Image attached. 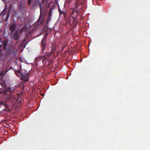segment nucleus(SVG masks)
I'll use <instances>...</instances> for the list:
<instances>
[{"mask_svg": "<svg viewBox=\"0 0 150 150\" xmlns=\"http://www.w3.org/2000/svg\"><path fill=\"white\" fill-rule=\"evenodd\" d=\"M52 9L51 8H50L49 10V14L48 16V17H51L52 14Z\"/></svg>", "mask_w": 150, "mask_h": 150, "instance_id": "nucleus-12", "label": "nucleus"}, {"mask_svg": "<svg viewBox=\"0 0 150 150\" xmlns=\"http://www.w3.org/2000/svg\"><path fill=\"white\" fill-rule=\"evenodd\" d=\"M47 34H46L44 36L41 41V51L43 52L45 50L46 47L45 43L47 40Z\"/></svg>", "mask_w": 150, "mask_h": 150, "instance_id": "nucleus-4", "label": "nucleus"}, {"mask_svg": "<svg viewBox=\"0 0 150 150\" xmlns=\"http://www.w3.org/2000/svg\"><path fill=\"white\" fill-rule=\"evenodd\" d=\"M50 20H51V17H48L47 19V22L46 24L48 23Z\"/></svg>", "mask_w": 150, "mask_h": 150, "instance_id": "nucleus-13", "label": "nucleus"}, {"mask_svg": "<svg viewBox=\"0 0 150 150\" xmlns=\"http://www.w3.org/2000/svg\"><path fill=\"white\" fill-rule=\"evenodd\" d=\"M43 59V57L42 56L40 57H38L35 59V62H36V65H38V64L41 60Z\"/></svg>", "mask_w": 150, "mask_h": 150, "instance_id": "nucleus-9", "label": "nucleus"}, {"mask_svg": "<svg viewBox=\"0 0 150 150\" xmlns=\"http://www.w3.org/2000/svg\"><path fill=\"white\" fill-rule=\"evenodd\" d=\"M55 51V49H52L51 52H47L42 55L43 59L42 61V62L43 65H46L49 64L50 60V57L52 54L54 53Z\"/></svg>", "mask_w": 150, "mask_h": 150, "instance_id": "nucleus-1", "label": "nucleus"}, {"mask_svg": "<svg viewBox=\"0 0 150 150\" xmlns=\"http://www.w3.org/2000/svg\"><path fill=\"white\" fill-rule=\"evenodd\" d=\"M2 50L1 48H0V54H2Z\"/></svg>", "mask_w": 150, "mask_h": 150, "instance_id": "nucleus-17", "label": "nucleus"}, {"mask_svg": "<svg viewBox=\"0 0 150 150\" xmlns=\"http://www.w3.org/2000/svg\"><path fill=\"white\" fill-rule=\"evenodd\" d=\"M15 71V72L16 75L17 76L19 77L20 78V77L21 76V75L22 74V73L23 72H21V70L20 69L17 71Z\"/></svg>", "mask_w": 150, "mask_h": 150, "instance_id": "nucleus-7", "label": "nucleus"}, {"mask_svg": "<svg viewBox=\"0 0 150 150\" xmlns=\"http://www.w3.org/2000/svg\"><path fill=\"white\" fill-rule=\"evenodd\" d=\"M59 14L60 15H61V14H62L63 13H64V12H63L62 11H61V10H60V9H59Z\"/></svg>", "mask_w": 150, "mask_h": 150, "instance_id": "nucleus-15", "label": "nucleus"}, {"mask_svg": "<svg viewBox=\"0 0 150 150\" xmlns=\"http://www.w3.org/2000/svg\"><path fill=\"white\" fill-rule=\"evenodd\" d=\"M6 7L0 13V15H5L6 13Z\"/></svg>", "mask_w": 150, "mask_h": 150, "instance_id": "nucleus-11", "label": "nucleus"}, {"mask_svg": "<svg viewBox=\"0 0 150 150\" xmlns=\"http://www.w3.org/2000/svg\"><path fill=\"white\" fill-rule=\"evenodd\" d=\"M27 4L28 6L31 4V8L35 9L36 7L39 6L40 12L42 11V5L40 0H28Z\"/></svg>", "mask_w": 150, "mask_h": 150, "instance_id": "nucleus-2", "label": "nucleus"}, {"mask_svg": "<svg viewBox=\"0 0 150 150\" xmlns=\"http://www.w3.org/2000/svg\"><path fill=\"white\" fill-rule=\"evenodd\" d=\"M45 18L44 16L41 14L39 16V18L38 20V22L40 24H42L44 21Z\"/></svg>", "mask_w": 150, "mask_h": 150, "instance_id": "nucleus-6", "label": "nucleus"}, {"mask_svg": "<svg viewBox=\"0 0 150 150\" xmlns=\"http://www.w3.org/2000/svg\"><path fill=\"white\" fill-rule=\"evenodd\" d=\"M16 28V25L15 24H13L11 25L10 28V29L11 32H13L14 30Z\"/></svg>", "mask_w": 150, "mask_h": 150, "instance_id": "nucleus-8", "label": "nucleus"}, {"mask_svg": "<svg viewBox=\"0 0 150 150\" xmlns=\"http://www.w3.org/2000/svg\"><path fill=\"white\" fill-rule=\"evenodd\" d=\"M19 38V34L18 32H16L14 35V38L15 40H17Z\"/></svg>", "mask_w": 150, "mask_h": 150, "instance_id": "nucleus-10", "label": "nucleus"}, {"mask_svg": "<svg viewBox=\"0 0 150 150\" xmlns=\"http://www.w3.org/2000/svg\"><path fill=\"white\" fill-rule=\"evenodd\" d=\"M65 47V46H63L62 47V51H63Z\"/></svg>", "mask_w": 150, "mask_h": 150, "instance_id": "nucleus-16", "label": "nucleus"}, {"mask_svg": "<svg viewBox=\"0 0 150 150\" xmlns=\"http://www.w3.org/2000/svg\"><path fill=\"white\" fill-rule=\"evenodd\" d=\"M9 15L8 13H7L6 18H5V20L6 21H7L9 18Z\"/></svg>", "mask_w": 150, "mask_h": 150, "instance_id": "nucleus-14", "label": "nucleus"}, {"mask_svg": "<svg viewBox=\"0 0 150 150\" xmlns=\"http://www.w3.org/2000/svg\"><path fill=\"white\" fill-rule=\"evenodd\" d=\"M8 45V41L5 40H1V39H0V48L1 49L2 47L1 50H7V47Z\"/></svg>", "mask_w": 150, "mask_h": 150, "instance_id": "nucleus-3", "label": "nucleus"}, {"mask_svg": "<svg viewBox=\"0 0 150 150\" xmlns=\"http://www.w3.org/2000/svg\"><path fill=\"white\" fill-rule=\"evenodd\" d=\"M29 74L28 73H25L23 72L20 77V79L25 82L29 81Z\"/></svg>", "mask_w": 150, "mask_h": 150, "instance_id": "nucleus-5", "label": "nucleus"}]
</instances>
